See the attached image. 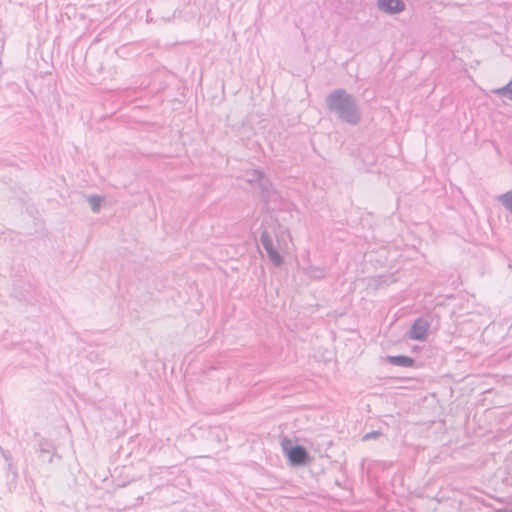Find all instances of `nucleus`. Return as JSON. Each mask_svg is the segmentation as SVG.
<instances>
[{
  "label": "nucleus",
  "mask_w": 512,
  "mask_h": 512,
  "mask_svg": "<svg viewBox=\"0 0 512 512\" xmlns=\"http://www.w3.org/2000/svg\"><path fill=\"white\" fill-rule=\"evenodd\" d=\"M328 110L343 122L356 125L361 119L356 99L345 89H335L328 94L325 100Z\"/></svg>",
  "instance_id": "f257e3e1"
},
{
  "label": "nucleus",
  "mask_w": 512,
  "mask_h": 512,
  "mask_svg": "<svg viewBox=\"0 0 512 512\" xmlns=\"http://www.w3.org/2000/svg\"><path fill=\"white\" fill-rule=\"evenodd\" d=\"M288 235L281 233L274 237L267 231L264 230L260 235V243L265 249L269 260L274 264L275 267H280L283 263L281 253L287 249L286 239Z\"/></svg>",
  "instance_id": "f03ea898"
},
{
  "label": "nucleus",
  "mask_w": 512,
  "mask_h": 512,
  "mask_svg": "<svg viewBox=\"0 0 512 512\" xmlns=\"http://www.w3.org/2000/svg\"><path fill=\"white\" fill-rule=\"evenodd\" d=\"M283 453L287 456L288 460L293 466L306 465L309 461V454L303 446L292 445V441L284 437L281 441Z\"/></svg>",
  "instance_id": "7ed1b4c3"
},
{
  "label": "nucleus",
  "mask_w": 512,
  "mask_h": 512,
  "mask_svg": "<svg viewBox=\"0 0 512 512\" xmlns=\"http://www.w3.org/2000/svg\"><path fill=\"white\" fill-rule=\"evenodd\" d=\"M430 324L423 318L414 321L409 331V338L412 340L423 341L426 339Z\"/></svg>",
  "instance_id": "20e7f679"
},
{
  "label": "nucleus",
  "mask_w": 512,
  "mask_h": 512,
  "mask_svg": "<svg viewBox=\"0 0 512 512\" xmlns=\"http://www.w3.org/2000/svg\"><path fill=\"white\" fill-rule=\"evenodd\" d=\"M378 8L388 14H398L405 10V3L402 0H378Z\"/></svg>",
  "instance_id": "39448f33"
},
{
  "label": "nucleus",
  "mask_w": 512,
  "mask_h": 512,
  "mask_svg": "<svg viewBox=\"0 0 512 512\" xmlns=\"http://www.w3.org/2000/svg\"><path fill=\"white\" fill-rule=\"evenodd\" d=\"M258 187L262 191L264 195V199L266 202L269 201H275L277 196V193L273 190H271V183L270 181L263 176L262 179H260L258 182Z\"/></svg>",
  "instance_id": "423d86ee"
},
{
  "label": "nucleus",
  "mask_w": 512,
  "mask_h": 512,
  "mask_svg": "<svg viewBox=\"0 0 512 512\" xmlns=\"http://www.w3.org/2000/svg\"><path fill=\"white\" fill-rule=\"evenodd\" d=\"M386 361L391 365L399 367H413L415 364L413 358L404 355L387 356Z\"/></svg>",
  "instance_id": "0eeeda50"
},
{
  "label": "nucleus",
  "mask_w": 512,
  "mask_h": 512,
  "mask_svg": "<svg viewBox=\"0 0 512 512\" xmlns=\"http://www.w3.org/2000/svg\"><path fill=\"white\" fill-rule=\"evenodd\" d=\"M502 205L512 213V191H508L498 197Z\"/></svg>",
  "instance_id": "6e6552de"
},
{
  "label": "nucleus",
  "mask_w": 512,
  "mask_h": 512,
  "mask_svg": "<svg viewBox=\"0 0 512 512\" xmlns=\"http://www.w3.org/2000/svg\"><path fill=\"white\" fill-rule=\"evenodd\" d=\"M494 93L512 100V81L504 87L494 90Z\"/></svg>",
  "instance_id": "1a4fd4ad"
},
{
  "label": "nucleus",
  "mask_w": 512,
  "mask_h": 512,
  "mask_svg": "<svg viewBox=\"0 0 512 512\" xmlns=\"http://www.w3.org/2000/svg\"><path fill=\"white\" fill-rule=\"evenodd\" d=\"M102 199L97 195H91L88 197V202L93 212L97 213L100 210Z\"/></svg>",
  "instance_id": "9d476101"
},
{
  "label": "nucleus",
  "mask_w": 512,
  "mask_h": 512,
  "mask_svg": "<svg viewBox=\"0 0 512 512\" xmlns=\"http://www.w3.org/2000/svg\"><path fill=\"white\" fill-rule=\"evenodd\" d=\"M264 176L263 172L260 170H252L247 173V181L250 183L258 182Z\"/></svg>",
  "instance_id": "9b49d317"
},
{
  "label": "nucleus",
  "mask_w": 512,
  "mask_h": 512,
  "mask_svg": "<svg viewBox=\"0 0 512 512\" xmlns=\"http://www.w3.org/2000/svg\"><path fill=\"white\" fill-rule=\"evenodd\" d=\"M309 275L315 279H321L325 276V271L320 268L311 267L309 270Z\"/></svg>",
  "instance_id": "f8f14e48"
},
{
  "label": "nucleus",
  "mask_w": 512,
  "mask_h": 512,
  "mask_svg": "<svg viewBox=\"0 0 512 512\" xmlns=\"http://www.w3.org/2000/svg\"><path fill=\"white\" fill-rule=\"evenodd\" d=\"M379 436H380V432H378V431H372V432H369V433L365 434V435L363 436V440H364V441H368V440H370V439H376V438H378Z\"/></svg>",
  "instance_id": "ddd939ff"
},
{
  "label": "nucleus",
  "mask_w": 512,
  "mask_h": 512,
  "mask_svg": "<svg viewBox=\"0 0 512 512\" xmlns=\"http://www.w3.org/2000/svg\"><path fill=\"white\" fill-rule=\"evenodd\" d=\"M39 450H40L41 453H49L48 444L41 442Z\"/></svg>",
  "instance_id": "4468645a"
}]
</instances>
